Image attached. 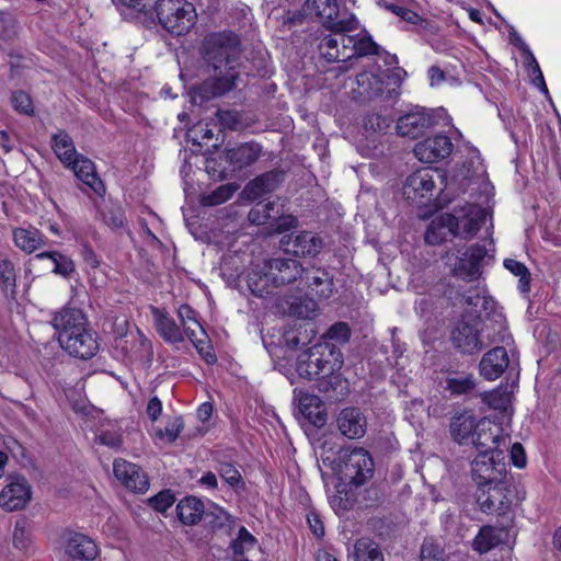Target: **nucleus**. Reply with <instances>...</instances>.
Instances as JSON below:
<instances>
[{"label": "nucleus", "mask_w": 561, "mask_h": 561, "mask_svg": "<svg viewBox=\"0 0 561 561\" xmlns=\"http://www.w3.org/2000/svg\"><path fill=\"white\" fill-rule=\"evenodd\" d=\"M320 403V398L313 394L301 396L298 403L301 414L317 427H322L327 422V414Z\"/></svg>", "instance_id": "f704fd0d"}, {"label": "nucleus", "mask_w": 561, "mask_h": 561, "mask_svg": "<svg viewBox=\"0 0 561 561\" xmlns=\"http://www.w3.org/2000/svg\"><path fill=\"white\" fill-rule=\"evenodd\" d=\"M355 51L346 54V60L352 57H366L370 55H378L380 47L373 41L371 36L366 34L356 36Z\"/></svg>", "instance_id": "864d4df0"}, {"label": "nucleus", "mask_w": 561, "mask_h": 561, "mask_svg": "<svg viewBox=\"0 0 561 561\" xmlns=\"http://www.w3.org/2000/svg\"><path fill=\"white\" fill-rule=\"evenodd\" d=\"M218 472L219 476L233 489L244 488L241 473L233 465L229 462H222L219 465Z\"/></svg>", "instance_id": "bf43d9fd"}, {"label": "nucleus", "mask_w": 561, "mask_h": 561, "mask_svg": "<svg viewBox=\"0 0 561 561\" xmlns=\"http://www.w3.org/2000/svg\"><path fill=\"white\" fill-rule=\"evenodd\" d=\"M256 543L255 537L248 531L244 526H241L238 531V537L230 542V548L236 556H242L247 550L253 549Z\"/></svg>", "instance_id": "5fc2aeb1"}, {"label": "nucleus", "mask_w": 561, "mask_h": 561, "mask_svg": "<svg viewBox=\"0 0 561 561\" xmlns=\"http://www.w3.org/2000/svg\"><path fill=\"white\" fill-rule=\"evenodd\" d=\"M477 423L478 422H476V417L471 412L465 411L463 413L454 416L450 422L451 436L458 443H462V440L467 439L470 435H473Z\"/></svg>", "instance_id": "58836bf2"}, {"label": "nucleus", "mask_w": 561, "mask_h": 561, "mask_svg": "<svg viewBox=\"0 0 561 561\" xmlns=\"http://www.w3.org/2000/svg\"><path fill=\"white\" fill-rule=\"evenodd\" d=\"M262 153L260 144L250 141L241 144L234 148L228 149L225 154L226 161L230 164L231 170L242 171L257 161Z\"/></svg>", "instance_id": "a878e982"}, {"label": "nucleus", "mask_w": 561, "mask_h": 561, "mask_svg": "<svg viewBox=\"0 0 561 561\" xmlns=\"http://www.w3.org/2000/svg\"><path fill=\"white\" fill-rule=\"evenodd\" d=\"M392 119L378 113H369L364 118V128L374 133H386Z\"/></svg>", "instance_id": "052dcab7"}, {"label": "nucleus", "mask_w": 561, "mask_h": 561, "mask_svg": "<svg viewBox=\"0 0 561 561\" xmlns=\"http://www.w3.org/2000/svg\"><path fill=\"white\" fill-rule=\"evenodd\" d=\"M76 178L83 184L90 187L95 194L102 196L105 193V186L102 180L98 176L94 163L87 157L80 154L68 163Z\"/></svg>", "instance_id": "bb28decb"}, {"label": "nucleus", "mask_w": 561, "mask_h": 561, "mask_svg": "<svg viewBox=\"0 0 561 561\" xmlns=\"http://www.w3.org/2000/svg\"><path fill=\"white\" fill-rule=\"evenodd\" d=\"M11 101H12V105H13L14 110L18 111L19 113L28 115V116L34 114L33 101H32L30 94H27L25 91H23V90L14 91L12 93Z\"/></svg>", "instance_id": "680f3d73"}, {"label": "nucleus", "mask_w": 561, "mask_h": 561, "mask_svg": "<svg viewBox=\"0 0 561 561\" xmlns=\"http://www.w3.org/2000/svg\"><path fill=\"white\" fill-rule=\"evenodd\" d=\"M435 178H442L437 170L431 168L416 170L404 181L402 187L404 197L420 207L427 205L435 190Z\"/></svg>", "instance_id": "9b49d317"}, {"label": "nucleus", "mask_w": 561, "mask_h": 561, "mask_svg": "<svg viewBox=\"0 0 561 561\" xmlns=\"http://www.w3.org/2000/svg\"><path fill=\"white\" fill-rule=\"evenodd\" d=\"M354 561H383V554L378 543L360 538L354 543Z\"/></svg>", "instance_id": "a19ab883"}, {"label": "nucleus", "mask_w": 561, "mask_h": 561, "mask_svg": "<svg viewBox=\"0 0 561 561\" xmlns=\"http://www.w3.org/2000/svg\"><path fill=\"white\" fill-rule=\"evenodd\" d=\"M13 240L19 249L32 253L45 244L46 237L37 229L15 228L13 230Z\"/></svg>", "instance_id": "e433bc0d"}, {"label": "nucleus", "mask_w": 561, "mask_h": 561, "mask_svg": "<svg viewBox=\"0 0 561 561\" xmlns=\"http://www.w3.org/2000/svg\"><path fill=\"white\" fill-rule=\"evenodd\" d=\"M153 11L159 23L179 36L193 27L197 16L194 4L186 0H157Z\"/></svg>", "instance_id": "39448f33"}, {"label": "nucleus", "mask_w": 561, "mask_h": 561, "mask_svg": "<svg viewBox=\"0 0 561 561\" xmlns=\"http://www.w3.org/2000/svg\"><path fill=\"white\" fill-rule=\"evenodd\" d=\"M350 337L351 329L348 324L346 322H336L323 333L319 342H327L331 345L335 344L339 347V345L347 343Z\"/></svg>", "instance_id": "09e8293b"}, {"label": "nucleus", "mask_w": 561, "mask_h": 561, "mask_svg": "<svg viewBox=\"0 0 561 561\" xmlns=\"http://www.w3.org/2000/svg\"><path fill=\"white\" fill-rule=\"evenodd\" d=\"M508 463L505 462L504 450H495L494 453L480 451L471 461V478L477 483L478 489L488 486V484L505 480Z\"/></svg>", "instance_id": "1a4fd4ad"}, {"label": "nucleus", "mask_w": 561, "mask_h": 561, "mask_svg": "<svg viewBox=\"0 0 561 561\" xmlns=\"http://www.w3.org/2000/svg\"><path fill=\"white\" fill-rule=\"evenodd\" d=\"M238 185L234 183H227L220 185L209 194L203 195L202 204L204 206H216L228 201L238 190Z\"/></svg>", "instance_id": "8fccbe9b"}, {"label": "nucleus", "mask_w": 561, "mask_h": 561, "mask_svg": "<svg viewBox=\"0 0 561 561\" xmlns=\"http://www.w3.org/2000/svg\"><path fill=\"white\" fill-rule=\"evenodd\" d=\"M206 508L202 500L195 496H186L176 505V514L184 525H196L205 515Z\"/></svg>", "instance_id": "72a5a7b5"}, {"label": "nucleus", "mask_w": 561, "mask_h": 561, "mask_svg": "<svg viewBox=\"0 0 561 561\" xmlns=\"http://www.w3.org/2000/svg\"><path fill=\"white\" fill-rule=\"evenodd\" d=\"M183 427V419L178 416L171 423H169L164 430H157L156 436L160 439H167L169 443H173L179 437Z\"/></svg>", "instance_id": "0e129e2a"}, {"label": "nucleus", "mask_w": 561, "mask_h": 561, "mask_svg": "<svg viewBox=\"0 0 561 561\" xmlns=\"http://www.w3.org/2000/svg\"><path fill=\"white\" fill-rule=\"evenodd\" d=\"M486 256V249L483 245L474 244L457 257L453 273L455 276L472 282L481 275V262Z\"/></svg>", "instance_id": "dca6fc26"}, {"label": "nucleus", "mask_w": 561, "mask_h": 561, "mask_svg": "<svg viewBox=\"0 0 561 561\" xmlns=\"http://www.w3.org/2000/svg\"><path fill=\"white\" fill-rule=\"evenodd\" d=\"M482 316L477 310H467L456 322L451 331V342L455 348L463 354H476L485 347L481 335Z\"/></svg>", "instance_id": "0eeeda50"}, {"label": "nucleus", "mask_w": 561, "mask_h": 561, "mask_svg": "<svg viewBox=\"0 0 561 561\" xmlns=\"http://www.w3.org/2000/svg\"><path fill=\"white\" fill-rule=\"evenodd\" d=\"M436 124L432 110L415 106L397 119L396 129L399 136L416 139Z\"/></svg>", "instance_id": "f8f14e48"}, {"label": "nucleus", "mask_w": 561, "mask_h": 561, "mask_svg": "<svg viewBox=\"0 0 561 561\" xmlns=\"http://www.w3.org/2000/svg\"><path fill=\"white\" fill-rule=\"evenodd\" d=\"M280 245L286 253L297 257H314L321 252L323 240L311 231H299L283 236Z\"/></svg>", "instance_id": "2eb2a0df"}, {"label": "nucleus", "mask_w": 561, "mask_h": 561, "mask_svg": "<svg viewBox=\"0 0 561 561\" xmlns=\"http://www.w3.org/2000/svg\"><path fill=\"white\" fill-rule=\"evenodd\" d=\"M512 477L478 489L477 503L481 512L496 515L504 525H513L515 513L513 505L522 501Z\"/></svg>", "instance_id": "20e7f679"}, {"label": "nucleus", "mask_w": 561, "mask_h": 561, "mask_svg": "<svg viewBox=\"0 0 561 561\" xmlns=\"http://www.w3.org/2000/svg\"><path fill=\"white\" fill-rule=\"evenodd\" d=\"M11 482L0 493V506L8 512L23 508L31 500V486L23 476L10 477Z\"/></svg>", "instance_id": "a211bd4d"}, {"label": "nucleus", "mask_w": 561, "mask_h": 561, "mask_svg": "<svg viewBox=\"0 0 561 561\" xmlns=\"http://www.w3.org/2000/svg\"><path fill=\"white\" fill-rule=\"evenodd\" d=\"M285 172L282 170L267 171L251 180L244 187L243 194L250 201H255L263 195L275 191L284 181Z\"/></svg>", "instance_id": "393cba45"}, {"label": "nucleus", "mask_w": 561, "mask_h": 561, "mask_svg": "<svg viewBox=\"0 0 561 561\" xmlns=\"http://www.w3.org/2000/svg\"><path fill=\"white\" fill-rule=\"evenodd\" d=\"M319 53L322 58H324L328 62H336L340 60H346V54H343L340 50V41L337 33L330 34L324 36L319 45Z\"/></svg>", "instance_id": "79ce46f5"}, {"label": "nucleus", "mask_w": 561, "mask_h": 561, "mask_svg": "<svg viewBox=\"0 0 561 561\" xmlns=\"http://www.w3.org/2000/svg\"><path fill=\"white\" fill-rule=\"evenodd\" d=\"M35 260L46 261L47 267H51V272L65 278H70L75 272L76 266L71 257L58 251H45L36 254Z\"/></svg>", "instance_id": "473e14b6"}, {"label": "nucleus", "mask_w": 561, "mask_h": 561, "mask_svg": "<svg viewBox=\"0 0 561 561\" xmlns=\"http://www.w3.org/2000/svg\"><path fill=\"white\" fill-rule=\"evenodd\" d=\"M270 277L277 288L288 285L304 275L305 268L294 259L274 257L264 263Z\"/></svg>", "instance_id": "f3484780"}, {"label": "nucleus", "mask_w": 561, "mask_h": 561, "mask_svg": "<svg viewBox=\"0 0 561 561\" xmlns=\"http://www.w3.org/2000/svg\"><path fill=\"white\" fill-rule=\"evenodd\" d=\"M31 542L32 539L28 523L24 518L16 520L13 530L14 547L20 550H24L28 548Z\"/></svg>", "instance_id": "4d7b16f0"}, {"label": "nucleus", "mask_w": 561, "mask_h": 561, "mask_svg": "<svg viewBox=\"0 0 561 561\" xmlns=\"http://www.w3.org/2000/svg\"><path fill=\"white\" fill-rule=\"evenodd\" d=\"M217 118L224 129L238 130L243 127L242 116L234 110H218Z\"/></svg>", "instance_id": "13d9d810"}, {"label": "nucleus", "mask_w": 561, "mask_h": 561, "mask_svg": "<svg viewBox=\"0 0 561 561\" xmlns=\"http://www.w3.org/2000/svg\"><path fill=\"white\" fill-rule=\"evenodd\" d=\"M275 214H277V217L272 218L271 221H275L274 227L277 232H285L297 227V217L293 215L284 216L279 209H276Z\"/></svg>", "instance_id": "774afa93"}, {"label": "nucleus", "mask_w": 561, "mask_h": 561, "mask_svg": "<svg viewBox=\"0 0 561 561\" xmlns=\"http://www.w3.org/2000/svg\"><path fill=\"white\" fill-rule=\"evenodd\" d=\"M188 340L196 347L198 353L204 356L205 360L208 364H213L216 362V355L210 351L209 340L207 333L204 329L194 330L191 327H186L184 330Z\"/></svg>", "instance_id": "37998d69"}, {"label": "nucleus", "mask_w": 561, "mask_h": 561, "mask_svg": "<svg viewBox=\"0 0 561 561\" xmlns=\"http://www.w3.org/2000/svg\"><path fill=\"white\" fill-rule=\"evenodd\" d=\"M305 13L318 19L331 31H352L356 28V19L347 9H340L336 0H306Z\"/></svg>", "instance_id": "423d86ee"}, {"label": "nucleus", "mask_w": 561, "mask_h": 561, "mask_svg": "<svg viewBox=\"0 0 561 561\" xmlns=\"http://www.w3.org/2000/svg\"><path fill=\"white\" fill-rule=\"evenodd\" d=\"M448 553L439 540L425 537L420 548L419 561H447Z\"/></svg>", "instance_id": "c03bdc74"}, {"label": "nucleus", "mask_w": 561, "mask_h": 561, "mask_svg": "<svg viewBox=\"0 0 561 561\" xmlns=\"http://www.w3.org/2000/svg\"><path fill=\"white\" fill-rule=\"evenodd\" d=\"M444 389L450 396L468 394L476 388V380L472 375H456L446 378Z\"/></svg>", "instance_id": "a18cd8bd"}, {"label": "nucleus", "mask_w": 561, "mask_h": 561, "mask_svg": "<svg viewBox=\"0 0 561 561\" xmlns=\"http://www.w3.org/2000/svg\"><path fill=\"white\" fill-rule=\"evenodd\" d=\"M248 287L254 296L264 297L271 295L277 289L270 277V273L265 265L261 268L252 270L248 275Z\"/></svg>", "instance_id": "c9c22d12"}, {"label": "nucleus", "mask_w": 561, "mask_h": 561, "mask_svg": "<svg viewBox=\"0 0 561 561\" xmlns=\"http://www.w3.org/2000/svg\"><path fill=\"white\" fill-rule=\"evenodd\" d=\"M152 313L156 329L167 343L176 344L184 341V335L173 318L154 307L152 308Z\"/></svg>", "instance_id": "2f4dec72"}, {"label": "nucleus", "mask_w": 561, "mask_h": 561, "mask_svg": "<svg viewBox=\"0 0 561 561\" xmlns=\"http://www.w3.org/2000/svg\"><path fill=\"white\" fill-rule=\"evenodd\" d=\"M113 2L117 7L124 5L126 8L148 14L153 10L157 0H113Z\"/></svg>", "instance_id": "338daca9"}, {"label": "nucleus", "mask_w": 561, "mask_h": 561, "mask_svg": "<svg viewBox=\"0 0 561 561\" xmlns=\"http://www.w3.org/2000/svg\"><path fill=\"white\" fill-rule=\"evenodd\" d=\"M318 389L320 392L328 393L331 399H340L348 391L346 379L342 378L339 371H333L332 375H324L319 379Z\"/></svg>", "instance_id": "4c0bfd02"}, {"label": "nucleus", "mask_w": 561, "mask_h": 561, "mask_svg": "<svg viewBox=\"0 0 561 561\" xmlns=\"http://www.w3.org/2000/svg\"><path fill=\"white\" fill-rule=\"evenodd\" d=\"M513 525H504L502 520L496 519V525H485L481 527L472 542L473 550L479 553H485L494 547L507 540L508 529Z\"/></svg>", "instance_id": "5701e85b"}, {"label": "nucleus", "mask_w": 561, "mask_h": 561, "mask_svg": "<svg viewBox=\"0 0 561 561\" xmlns=\"http://www.w3.org/2000/svg\"><path fill=\"white\" fill-rule=\"evenodd\" d=\"M317 304L314 300L309 299L305 301H296L290 305V313L301 318L309 319L316 312Z\"/></svg>", "instance_id": "69168bd1"}, {"label": "nucleus", "mask_w": 561, "mask_h": 561, "mask_svg": "<svg viewBox=\"0 0 561 561\" xmlns=\"http://www.w3.org/2000/svg\"><path fill=\"white\" fill-rule=\"evenodd\" d=\"M454 145L449 137L436 135L427 138L414 147V153L420 161L433 163L447 158L453 151Z\"/></svg>", "instance_id": "aec40b11"}, {"label": "nucleus", "mask_w": 561, "mask_h": 561, "mask_svg": "<svg viewBox=\"0 0 561 561\" xmlns=\"http://www.w3.org/2000/svg\"><path fill=\"white\" fill-rule=\"evenodd\" d=\"M0 288L8 297H14L16 294V274L13 263L8 260L0 261Z\"/></svg>", "instance_id": "49530a36"}, {"label": "nucleus", "mask_w": 561, "mask_h": 561, "mask_svg": "<svg viewBox=\"0 0 561 561\" xmlns=\"http://www.w3.org/2000/svg\"><path fill=\"white\" fill-rule=\"evenodd\" d=\"M343 354L335 344L318 342L302 351L296 360V371L300 378L312 380L324 375H332L341 370Z\"/></svg>", "instance_id": "7ed1b4c3"}, {"label": "nucleus", "mask_w": 561, "mask_h": 561, "mask_svg": "<svg viewBox=\"0 0 561 561\" xmlns=\"http://www.w3.org/2000/svg\"><path fill=\"white\" fill-rule=\"evenodd\" d=\"M336 426L348 439H359L366 433L367 420L359 409L345 408L337 414Z\"/></svg>", "instance_id": "412c9836"}, {"label": "nucleus", "mask_w": 561, "mask_h": 561, "mask_svg": "<svg viewBox=\"0 0 561 561\" xmlns=\"http://www.w3.org/2000/svg\"><path fill=\"white\" fill-rule=\"evenodd\" d=\"M59 344L70 356L84 360L92 358L100 348L98 334L89 325L76 333L72 331Z\"/></svg>", "instance_id": "4468645a"}, {"label": "nucleus", "mask_w": 561, "mask_h": 561, "mask_svg": "<svg viewBox=\"0 0 561 561\" xmlns=\"http://www.w3.org/2000/svg\"><path fill=\"white\" fill-rule=\"evenodd\" d=\"M486 210L478 205L469 204L445 214V220L450 234L465 240L472 239L486 220Z\"/></svg>", "instance_id": "9d476101"}, {"label": "nucleus", "mask_w": 561, "mask_h": 561, "mask_svg": "<svg viewBox=\"0 0 561 561\" xmlns=\"http://www.w3.org/2000/svg\"><path fill=\"white\" fill-rule=\"evenodd\" d=\"M241 42L230 31L207 35L202 45V57L209 78L192 93V102L202 105L205 100L232 91L240 76Z\"/></svg>", "instance_id": "f257e3e1"}, {"label": "nucleus", "mask_w": 561, "mask_h": 561, "mask_svg": "<svg viewBox=\"0 0 561 561\" xmlns=\"http://www.w3.org/2000/svg\"><path fill=\"white\" fill-rule=\"evenodd\" d=\"M504 266L512 274L519 277L518 288L522 293H528L530 289V273L526 265L513 259H506Z\"/></svg>", "instance_id": "3c124183"}, {"label": "nucleus", "mask_w": 561, "mask_h": 561, "mask_svg": "<svg viewBox=\"0 0 561 561\" xmlns=\"http://www.w3.org/2000/svg\"><path fill=\"white\" fill-rule=\"evenodd\" d=\"M322 460L325 465L329 462L340 474V479L352 489L366 484L375 472L374 459L363 447L344 446L337 450L332 460L330 457H323Z\"/></svg>", "instance_id": "f03ea898"}, {"label": "nucleus", "mask_w": 561, "mask_h": 561, "mask_svg": "<svg viewBox=\"0 0 561 561\" xmlns=\"http://www.w3.org/2000/svg\"><path fill=\"white\" fill-rule=\"evenodd\" d=\"M481 335L485 341V346L494 343H505L510 339L506 320L502 313H488L482 318Z\"/></svg>", "instance_id": "c85d7f7f"}, {"label": "nucleus", "mask_w": 561, "mask_h": 561, "mask_svg": "<svg viewBox=\"0 0 561 561\" xmlns=\"http://www.w3.org/2000/svg\"><path fill=\"white\" fill-rule=\"evenodd\" d=\"M206 526L215 534L230 536L234 526V518L222 507L213 504L204 515Z\"/></svg>", "instance_id": "7c9ffc66"}, {"label": "nucleus", "mask_w": 561, "mask_h": 561, "mask_svg": "<svg viewBox=\"0 0 561 561\" xmlns=\"http://www.w3.org/2000/svg\"><path fill=\"white\" fill-rule=\"evenodd\" d=\"M445 220V214L432 220L425 232V241L428 244H440L450 234Z\"/></svg>", "instance_id": "de8ad7c7"}, {"label": "nucleus", "mask_w": 561, "mask_h": 561, "mask_svg": "<svg viewBox=\"0 0 561 561\" xmlns=\"http://www.w3.org/2000/svg\"><path fill=\"white\" fill-rule=\"evenodd\" d=\"M65 552L71 561H93L99 554V548L93 539L76 533L68 537Z\"/></svg>", "instance_id": "cd10ccee"}, {"label": "nucleus", "mask_w": 561, "mask_h": 561, "mask_svg": "<svg viewBox=\"0 0 561 561\" xmlns=\"http://www.w3.org/2000/svg\"><path fill=\"white\" fill-rule=\"evenodd\" d=\"M510 442V436L503 435V430L486 419H481L477 423L472 435V443L479 453L504 450L502 447L507 449Z\"/></svg>", "instance_id": "ddd939ff"}, {"label": "nucleus", "mask_w": 561, "mask_h": 561, "mask_svg": "<svg viewBox=\"0 0 561 561\" xmlns=\"http://www.w3.org/2000/svg\"><path fill=\"white\" fill-rule=\"evenodd\" d=\"M407 71L396 67L386 76L371 72H362L356 77L359 94L367 99H375L385 94L388 100L396 99L401 93V83Z\"/></svg>", "instance_id": "6e6552de"}, {"label": "nucleus", "mask_w": 561, "mask_h": 561, "mask_svg": "<svg viewBox=\"0 0 561 561\" xmlns=\"http://www.w3.org/2000/svg\"><path fill=\"white\" fill-rule=\"evenodd\" d=\"M53 328L58 333V342L89 325L88 319L81 309L66 306L60 311L54 313L51 321Z\"/></svg>", "instance_id": "6ab92c4d"}, {"label": "nucleus", "mask_w": 561, "mask_h": 561, "mask_svg": "<svg viewBox=\"0 0 561 561\" xmlns=\"http://www.w3.org/2000/svg\"><path fill=\"white\" fill-rule=\"evenodd\" d=\"M320 299H329L334 291L333 276L322 268L305 270L300 277Z\"/></svg>", "instance_id": "c756f323"}, {"label": "nucleus", "mask_w": 561, "mask_h": 561, "mask_svg": "<svg viewBox=\"0 0 561 561\" xmlns=\"http://www.w3.org/2000/svg\"><path fill=\"white\" fill-rule=\"evenodd\" d=\"M51 147L65 165L71 163L76 156H80L76 151L72 138L65 130H60L51 137Z\"/></svg>", "instance_id": "ea45409f"}, {"label": "nucleus", "mask_w": 561, "mask_h": 561, "mask_svg": "<svg viewBox=\"0 0 561 561\" xmlns=\"http://www.w3.org/2000/svg\"><path fill=\"white\" fill-rule=\"evenodd\" d=\"M484 402L494 410L505 411L511 404V393L503 388H499L491 392L485 393Z\"/></svg>", "instance_id": "6e6d98bb"}, {"label": "nucleus", "mask_w": 561, "mask_h": 561, "mask_svg": "<svg viewBox=\"0 0 561 561\" xmlns=\"http://www.w3.org/2000/svg\"><path fill=\"white\" fill-rule=\"evenodd\" d=\"M174 502L175 495L170 489L162 490L148 500L149 505L160 513H164Z\"/></svg>", "instance_id": "e2e57ef3"}, {"label": "nucleus", "mask_w": 561, "mask_h": 561, "mask_svg": "<svg viewBox=\"0 0 561 561\" xmlns=\"http://www.w3.org/2000/svg\"><path fill=\"white\" fill-rule=\"evenodd\" d=\"M510 367V358L504 346H495L486 352L479 364L480 374L488 380H495Z\"/></svg>", "instance_id": "b1692460"}, {"label": "nucleus", "mask_w": 561, "mask_h": 561, "mask_svg": "<svg viewBox=\"0 0 561 561\" xmlns=\"http://www.w3.org/2000/svg\"><path fill=\"white\" fill-rule=\"evenodd\" d=\"M386 9H388L396 15L400 16L403 21H405L408 23L415 24V25L420 24L422 27L428 28V30H432L434 27L430 21L421 18L416 12H414L408 8H404L402 5L389 3V4H386Z\"/></svg>", "instance_id": "603ef678"}, {"label": "nucleus", "mask_w": 561, "mask_h": 561, "mask_svg": "<svg viewBox=\"0 0 561 561\" xmlns=\"http://www.w3.org/2000/svg\"><path fill=\"white\" fill-rule=\"evenodd\" d=\"M113 471L115 477L122 481L127 489L142 493L149 488L147 476L137 465L122 459L115 460Z\"/></svg>", "instance_id": "4be33fe9"}]
</instances>
